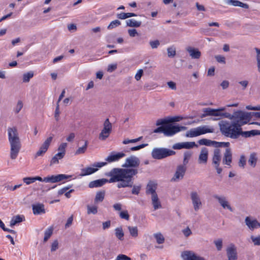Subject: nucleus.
<instances>
[{"label":"nucleus","instance_id":"nucleus-13","mask_svg":"<svg viewBox=\"0 0 260 260\" xmlns=\"http://www.w3.org/2000/svg\"><path fill=\"white\" fill-rule=\"evenodd\" d=\"M53 139V137L50 136L48 137L42 144L41 146L40 147L39 150L36 152L35 157L37 158L39 156H41L44 155V154L47 151Z\"/></svg>","mask_w":260,"mask_h":260},{"label":"nucleus","instance_id":"nucleus-27","mask_svg":"<svg viewBox=\"0 0 260 260\" xmlns=\"http://www.w3.org/2000/svg\"><path fill=\"white\" fill-rule=\"evenodd\" d=\"M224 2L229 5H232L235 7H240L245 9H248V5L243 3L237 0H224Z\"/></svg>","mask_w":260,"mask_h":260},{"label":"nucleus","instance_id":"nucleus-10","mask_svg":"<svg viewBox=\"0 0 260 260\" xmlns=\"http://www.w3.org/2000/svg\"><path fill=\"white\" fill-rule=\"evenodd\" d=\"M214 198L217 200L223 209L228 210L230 212L234 211V209L226 197L224 196L215 195Z\"/></svg>","mask_w":260,"mask_h":260},{"label":"nucleus","instance_id":"nucleus-11","mask_svg":"<svg viewBox=\"0 0 260 260\" xmlns=\"http://www.w3.org/2000/svg\"><path fill=\"white\" fill-rule=\"evenodd\" d=\"M190 199L195 211H198L202 207V202L200 195L196 191L190 193Z\"/></svg>","mask_w":260,"mask_h":260},{"label":"nucleus","instance_id":"nucleus-39","mask_svg":"<svg viewBox=\"0 0 260 260\" xmlns=\"http://www.w3.org/2000/svg\"><path fill=\"white\" fill-rule=\"evenodd\" d=\"M137 15L133 13H121L117 14V17L120 19H125L131 17L136 16Z\"/></svg>","mask_w":260,"mask_h":260},{"label":"nucleus","instance_id":"nucleus-44","mask_svg":"<svg viewBox=\"0 0 260 260\" xmlns=\"http://www.w3.org/2000/svg\"><path fill=\"white\" fill-rule=\"evenodd\" d=\"M34 76V73L32 71L28 72L23 75V82H28L30 79Z\"/></svg>","mask_w":260,"mask_h":260},{"label":"nucleus","instance_id":"nucleus-48","mask_svg":"<svg viewBox=\"0 0 260 260\" xmlns=\"http://www.w3.org/2000/svg\"><path fill=\"white\" fill-rule=\"evenodd\" d=\"M121 24V22L118 20H115L111 22L110 24L108 26V29H111L116 27L118 26Z\"/></svg>","mask_w":260,"mask_h":260},{"label":"nucleus","instance_id":"nucleus-37","mask_svg":"<svg viewBox=\"0 0 260 260\" xmlns=\"http://www.w3.org/2000/svg\"><path fill=\"white\" fill-rule=\"evenodd\" d=\"M260 135V131L257 129H253L250 131L244 132L242 133V136L245 137H250L251 136H254Z\"/></svg>","mask_w":260,"mask_h":260},{"label":"nucleus","instance_id":"nucleus-25","mask_svg":"<svg viewBox=\"0 0 260 260\" xmlns=\"http://www.w3.org/2000/svg\"><path fill=\"white\" fill-rule=\"evenodd\" d=\"M204 113L201 115V118L205 117L207 116H218L219 114L218 113V109H214L210 108H204L203 109Z\"/></svg>","mask_w":260,"mask_h":260},{"label":"nucleus","instance_id":"nucleus-2","mask_svg":"<svg viewBox=\"0 0 260 260\" xmlns=\"http://www.w3.org/2000/svg\"><path fill=\"white\" fill-rule=\"evenodd\" d=\"M7 132L10 145V157L14 159L17 157L21 147L18 132L15 127H8Z\"/></svg>","mask_w":260,"mask_h":260},{"label":"nucleus","instance_id":"nucleus-43","mask_svg":"<svg viewBox=\"0 0 260 260\" xmlns=\"http://www.w3.org/2000/svg\"><path fill=\"white\" fill-rule=\"evenodd\" d=\"M153 236L158 244H162L165 242V238L160 233H155Z\"/></svg>","mask_w":260,"mask_h":260},{"label":"nucleus","instance_id":"nucleus-14","mask_svg":"<svg viewBox=\"0 0 260 260\" xmlns=\"http://www.w3.org/2000/svg\"><path fill=\"white\" fill-rule=\"evenodd\" d=\"M183 260H207L206 258L196 254L191 251H185L181 253Z\"/></svg>","mask_w":260,"mask_h":260},{"label":"nucleus","instance_id":"nucleus-12","mask_svg":"<svg viewBox=\"0 0 260 260\" xmlns=\"http://www.w3.org/2000/svg\"><path fill=\"white\" fill-rule=\"evenodd\" d=\"M71 176L65 174H58L57 175H50L44 178V182L56 183L63 180L69 179Z\"/></svg>","mask_w":260,"mask_h":260},{"label":"nucleus","instance_id":"nucleus-33","mask_svg":"<svg viewBox=\"0 0 260 260\" xmlns=\"http://www.w3.org/2000/svg\"><path fill=\"white\" fill-rule=\"evenodd\" d=\"M64 156L62 153L58 152L51 159L50 165L57 164L59 162V160L62 159Z\"/></svg>","mask_w":260,"mask_h":260},{"label":"nucleus","instance_id":"nucleus-9","mask_svg":"<svg viewBox=\"0 0 260 260\" xmlns=\"http://www.w3.org/2000/svg\"><path fill=\"white\" fill-rule=\"evenodd\" d=\"M221 160V152L219 149L216 148L214 150L212 157V164L216 170L217 173L220 174L222 169L219 167Z\"/></svg>","mask_w":260,"mask_h":260},{"label":"nucleus","instance_id":"nucleus-4","mask_svg":"<svg viewBox=\"0 0 260 260\" xmlns=\"http://www.w3.org/2000/svg\"><path fill=\"white\" fill-rule=\"evenodd\" d=\"M175 154L174 151L164 148H155L151 152L152 157L156 159H161Z\"/></svg>","mask_w":260,"mask_h":260},{"label":"nucleus","instance_id":"nucleus-16","mask_svg":"<svg viewBox=\"0 0 260 260\" xmlns=\"http://www.w3.org/2000/svg\"><path fill=\"white\" fill-rule=\"evenodd\" d=\"M139 165V159L137 157L132 155L126 159L125 163L122 165V167L124 168H137Z\"/></svg>","mask_w":260,"mask_h":260},{"label":"nucleus","instance_id":"nucleus-1","mask_svg":"<svg viewBox=\"0 0 260 260\" xmlns=\"http://www.w3.org/2000/svg\"><path fill=\"white\" fill-rule=\"evenodd\" d=\"M138 173V170L134 169L114 168L107 174L110 177L109 180L106 179H98L91 181L88 185L89 188L99 187L107 182H118V188L132 187L133 184L132 178Z\"/></svg>","mask_w":260,"mask_h":260},{"label":"nucleus","instance_id":"nucleus-6","mask_svg":"<svg viewBox=\"0 0 260 260\" xmlns=\"http://www.w3.org/2000/svg\"><path fill=\"white\" fill-rule=\"evenodd\" d=\"M112 131V124L110 122L109 118H106L103 124V128L99 134V139L101 141H105L110 135Z\"/></svg>","mask_w":260,"mask_h":260},{"label":"nucleus","instance_id":"nucleus-22","mask_svg":"<svg viewBox=\"0 0 260 260\" xmlns=\"http://www.w3.org/2000/svg\"><path fill=\"white\" fill-rule=\"evenodd\" d=\"M157 189V184L154 182L150 181L147 185L146 188V193L150 194L151 196L157 194L156 190Z\"/></svg>","mask_w":260,"mask_h":260},{"label":"nucleus","instance_id":"nucleus-18","mask_svg":"<svg viewBox=\"0 0 260 260\" xmlns=\"http://www.w3.org/2000/svg\"><path fill=\"white\" fill-rule=\"evenodd\" d=\"M197 146V145L194 142H185L176 143L173 145L172 148L174 149L179 150L184 148L190 149Z\"/></svg>","mask_w":260,"mask_h":260},{"label":"nucleus","instance_id":"nucleus-51","mask_svg":"<svg viewBox=\"0 0 260 260\" xmlns=\"http://www.w3.org/2000/svg\"><path fill=\"white\" fill-rule=\"evenodd\" d=\"M23 107V103L21 101H18L17 102V103L15 106V107L14 108V111L15 113L17 114L22 109Z\"/></svg>","mask_w":260,"mask_h":260},{"label":"nucleus","instance_id":"nucleus-60","mask_svg":"<svg viewBox=\"0 0 260 260\" xmlns=\"http://www.w3.org/2000/svg\"><path fill=\"white\" fill-rule=\"evenodd\" d=\"M52 234V229H47L45 233V236L44 240V241H47L51 236Z\"/></svg>","mask_w":260,"mask_h":260},{"label":"nucleus","instance_id":"nucleus-47","mask_svg":"<svg viewBox=\"0 0 260 260\" xmlns=\"http://www.w3.org/2000/svg\"><path fill=\"white\" fill-rule=\"evenodd\" d=\"M191 156V153L189 151H186L184 153V158H183V165L185 166L187 164L188 162V161Z\"/></svg>","mask_w":260,"mask_h":260},{"label":"nucleus","instance_id":"nucleus-59","mask_svg":"<svg viewBox=\"0 0 260 260\" xmlns=\"http://www.w3.org/2000/svg\"><path fill=\"white\" fill-rule=\"evenodd\" d=\"M251 239L255 245H260V236L257 237L251 236Z\"/></svg>","mask_w":260,"mask_h":260},{"label":"nucleus","instance_id":"nucleus-28","mask_svg":"<svg viewBox=\"0 0 260 260\" xmlns=\"http://www.w3.org/2000/svg\"><path fill=\"white\" fill-rule=\"evenodd\" d=\"M152 205L154 210L160 209L162 208L161 202L158 197L157 194L154 196H151Z\"/></svg>","mask_w":260,"mask_h":260},{"label":"nucleus","instance_id":"nucleus-36","mask_svg":"<svg viewBox=\"0 0 260 260\" xmlns=\"http://www.w3.org/2000/svg\"><path fill=\"white\" fill-rule=\"evenodd\" d=\"M126 25L129 27H138L141 25V21H136L135 19H131L126 21Z\"/></svg>","mask_w":260,"mask_h":260},{"label":"nucleus","instance_id":"nucleus-23","mask_svg":"<svg viewBox=\"0 0 260 260\" xmlns=\"http://www.w3.org/2000/svg\"><path fill=\"white\" fill-rule=\"evenodd\" d=\"M208 157V150L206 148H203L199 154L198 162L200 164H206Z\"/></svg>","mask_w":260,"mask_h":260},{"label":"nucleus","instance_id":"nucleus-62","mask_svg":"<svg viewBox=\"0 0 260 260\" xmlns=\"http://www.w3.org/2000/svg\"><path fill=\"white\" fill-rule=\"evenodd\" d=\"M148 145V144H141L139 146H135V147H131L130 148V150L131 151H137V150H139L142 148H144L145 147L147 146Z\"/></svg>","mask_w":260,"mask_h":260},{"label":"nucleus","instance_id":"nucleus-15","mask_svg":"<svg viewBox=\"0 0 260 260\" xmlns=\"http://www.w3.org/2000/svg\"><path fill=\"white\" fill-rule=\"evenodd\" d=\"M226 251L228 260H236L238 258L237 247L233 243L228 245Z\"/></svg>","mask_w":260,"mask_h":260},{"label":"nucleus","instance_id":"nucleus-34","mask_svg":"<svg viewBox=\"0 0 260 260\" xmlns=\"http://www.w3.org/2000/svg\"><path fill=\"white\" fill-rule=\"evenodd\" d=\"M127 229L128 230L130 235L132 238L135 239L138 237V229L137 226H127Z\"/></svg>","mask_w":260,"mask_h":260},{"label":"nucleus","instance_id":"nucleus-17","mask_svg":"<svg viewBox=\"0 0 260 260\" xmlns=\"http://www.w3.org/2000/svg\"><path fill=\"white\" fill-rule=\"evenodd\" d=\"M186 170V166L182 165L178 166L173 177L172 178V181H177L183 179Z\"/></svg>","mask_w":260,"mask_h":260},{"label":"nucleus","instance_id":"nucleus-55","mask_svg":"<svg viewBox=\"0 0 260 260\" xmlns=\"http://www.w3.org/2000/svg\"><path fill=\"white\" fill-rule=\"evenodd\" d=\"M168 55L169 57H174L176 55L175 48L171 47L167 49Z\"/></svg>","mask_w":260,"mask_h":260},{"label":"nucleus","instance_id":"nucleus-31","mask_svg":"<svg viewBox=\"0 0 260 260\" xmlns=\"http://www.w3.org/2000/svg\"><path fill=\"white\" fill-rule=\"evenodd\" d=\"M198 143L201 145H205L207 146H213L215 147L216 141L210 140L207 139H200Z\"/></svg>","mask_w":260,"mask_h":260},{"label":"nucleus","instance_id":"nucleus-45","mask_svg":"<svg viewBox=\"0 0 260 260\" xmlns=\"http://www.w3.org/2000/svg\"><path fill=\"white\" fill-rule=\"evenodd\" d=\"M254 49L256 52V60L257 71L259 73H260V49L257 48H255Z\"/></svg>","mask_w":260,"mask_h":260},{"label":"nucleus","instance_id":"nucleus-56","mask_svg":"<svg viewBox=\"0 0 260 260\" xmlns=\"http://www.w3.org/2000/svg\"><path fill=\"white\" fill-rule=\"evenodd\" d=\"M149 44L152 49L157 48L160 45V42L158 40H156L154 41H150Z\"/></svg>","mask_w":260,"mask_h":260},{"label":"nucleus","instance_id":"nucleus-52","mask_svg":"<svg viewBox=\"0 0 260 260\" xmlns=\"http://www.w3.org/2000/svg\"><path fill=\"white\" fill-rule=\"evenodd\" d=\"M215 148H218L219 147H226L229 148L230 143L229 142H218L216 141Z\"/></svg>","mask_w":260,"mask_h":260},{"label":"nucleus","instance_id":"nucleus-3","mask_svg":"<svg viewBox=\"0 0 260 260\" xmlns=\"http://www.w3.org/2000/svg\"><path fill=\"white\" fill-rule=\"evenodd\" d=\"M220 132L224 136L232 139H237L242 135V128H239L233 121L221 120L218 123Z\"/></svg>","mask_w":260,"mask_h":260},{"label":"nucleus","instance_id":"nucleus-30","mask_svg":"<svg viewBox=\"0 0 260 260\" xmlns=\"http://www.w3.org/2000/svg\"><path fill=\"white\" fill-rule=\"evenodd\" d=\"M200 136L199 127H196L190 129L186 133L185 136L186 137H196Z\"/></svg>","mask_w":260,"mask_h":260},{"label":"nucleus","instance_id":"nucleus-8","mask_svg":"<svg viewBox=\"0 0 260 260\" xmlns=\"http://www.w3.org/2000/svg\"><path fill=\"white\" fill-rule=\"evenodd\" d=\"M107 164V162H97L92 164V166L83 168L81 170V176H87L91 175Z\"/></svg>","mask_w":260,"mask_h":260},{"label":"nucleus","instance_id":"nucleus-38","mask_svg":"<svg viewBox=\"0 0 260 260\" xmlns=\"http://www.w3.org/2000/svg\"><path fill=\"white\" fill-rule=\"evenodd\" d=\"M115 236L117 239L119 240L122 241L123 240L124 237V232L123 231L122 228L120 227H118L115 229Z\"/></svg>","mask_w":260,"mask_h":260},{"label":"nucleus","instance_id":"nucleus-21","mask_svg":"<svg viewBox=\"0 0 260 260\" xmlns=\"http://www.w3.org/2000/svg\"><path fill=\"white\" fill-rule=\"evenodd\" d=\"M245 222L250 230H253L255 229L260 228V223L256 219H253L251 217H246L245 219Z\"/></svg>","mask_w":260,"mask_h":260},{"label":"nucleus","instance_id":"nucleus-24","mask_svg":"<svg viewBox=\"0 0 260 260\" xmlns=\"http://www.w3.org/2000/svg\"><path fill=\"white\" fill-rule=\"evenodd\" d=\"M32 209L33 213L35 215H39L45 213L44 205L43 204L37 203L32 205Z\"/></svg>","mask_w":260,"mask_h":260},{"label":"nucleus","instance_id":"nucleus-61","mask_svg":"<svg viewBox=\"0 0 260 260\" xmlns=\"http://www.w3.org/2000/svg\"><path fill=\"white\" fill-rule=\"evenodd\" d=\"M23 181L27 185H29L35 182L34 177H25L23 179Z\"/></svg>","mask_w":260,"mask_h":260},{"label":"nucleus","instance_id":"nucleus-42","mask_svg":"<svg viewBox=\"0 0 260 260\" xmlns=\"http://www.w3.org/2000/svg\"><path fill=\"white\" fill-rule=\"evenodd\" d=\"M23 220V216H21L19 215L13 217L10 221V226L13 227L16 224L21 222Z\"/></svg>","mask_w":260,"mask_h":260},{"label":"nucleus","instance_id":"nucleus-35","mask_svg":"<svg viewBox=\"0 0 260 260\" xmlns=\"http://www.w3.org/2000/svg\"><path fill=\"white\" fill-rule=\"evenodd\" d=\"M257 160V157L256 154L255 153H251L248 159L249 164L254 168L256 166Z\"/></svg>","mask_w":260,"mask_h":260},{"label":"nucleus","instance_id":"nucleus-26","mask_svg":"<svg viewBox=\"0 0 260 260\" xmlns=\"http://www.w3.org/2000/svg\"><path fill=\"white\" fill-rule=\"evenodd\" d=\"M186 50L193 59H199L201 57V53L197 48L188 47L186 48Z\"/></svg>","mask_w":260,"mask_h":260},{"label":"nucleus","instance_id":"nucleus-7","mask_svg":"<svg viewBox=\"0 0 260 260\" xmlns=\"http://www.w3.org/2000/svg\"><path fill=\"white\" fill-rule=\"evenodd\" d=\"M186 127L180 126L178 124H168L166 125L165 136L167 137H172L177 133L184 131Z\"/></svg>","mask_w":260,"mask_h":260},{"label":"nucleus","instance_id":"nucleus-54","mask_svg":"<svg viewBox=\"0 0 260 260\" xmlns=\"http://www.w3.org/2000/svg\"><path fill=\"white\" fill-rule=\"evenodd\" d=\"M168 123H169V119H159L156 121V124L157 126H164L168 124Z\"/></svg>","mask_w":260,"mask_h":260},{"label":"nucleus","instance_id":"nucleus-58","mask_svg":"<svg viewBox=\"0 0 260 260\" xmlns=\"http://www.w3.org/2000/svg\"><path fill=\"white\" fill-rule=\"evenodd\" d=\"M239 166L241 168H244L246 165V159L244 155H241L239 161Z\"/></svg>","mask_w":260,"mask_h":260},{"label":"nucleus","instance_id":"nucleus-29","mask_svg":"<svg viewBox=\"0 0 260 260\" xmlns=\"http://www.w3.org/2000/svg\"><path fill=\"white\" fill-rule=\"evenodd\" d=\"M200 135L207 133H212L214 132V128L213 126L209 125H202L198 126Z\"/></svg>","mask_w":260,"mask_h":260},{"label":"nucleus","instance_id":"nucleus-41","mask_svg":"<svg viewBox=\"0 0 260 260\" xmlns=\"http://www.w3.org/2000/svg\"><path fill=\"white\" fill-rule=\"evenodd\" d=\"M213 243L215 246L217 251H221L223 248V240L221 238H218L213 241Z\"/></svg>","mask_w":260,"mask_h":260},{"label":"nucleus","instance_id":"nucleus-19","mask_svg":"<svg viewBox=\"0 0 260 260\" xmlns=\"http://www.w3.org/2000/svg\"><path fill=\"white\" fill-rule=\"evenodd\" d=\"M125 156V153L123 152H112L105 159L107 162L111 163L113 162L117 161L121 158Z\"/></svg>","mask_w":260,"mask_h":260},{"label":"nucleus","instance_id":"nucleus-64","mask_svg":"<svg viewBox=\"0 0 260 260\" xmlns=\"http://www.w3.org/2000/svg\"><path fill=\"white\" fill-rule=\"evenodd\" d=\"M116 260H131V258L124 254L119 255Z\"/></svg>","mask_w":260,"mask_h":260},{"label":"nucleus","instance_id":"nucleus-46","mask_svg":"<svg viewBox=\"0 0 260 260\" xmlns=\"http://www.w3.org/2000/svg\"><path fill=\"white\" fill-rule=\"evenodd\" d=\"M105 193L103 192H98L96 193L94 201L95 202H102L104 199Z\"/></svg>","mask_w":260,"mask_h":260},{"label":"nucleus","instance_id":"nucleus-49","mask_svg":"<svg viewBox=\"0 0 260 260\" xmlns=\"http://www.w3.org/2000/svg\"><path fill=\"white\" fill-rule=\"evenodd\" d=\"M67 146V143H62L58 147V152L62 153L63 155H65L66 149Z\"/></svg>","mask_w":260,"mask_h":260},{"label":"nucleus","instance_id":"nucleus-40","mask_svg":"<svg viewBox=\"0 0 260 260\" xmlns=\"http://www.w3.org/2000/svg\"><path fill=\"white\" fill-rule=\"evenodd\" d=\"M98 206L94 205L87 206V213L88 214H96L98 213Z\"/></svg>","mask_w":260,"mask_h":260},{"label":"nucleus","instance_id":"nucleus-5","mask_svg":"<svg viewBox=\"0 0 260 260\" xmlns=\"http://www.w3.org/2000/svg\"><path fill=\"white\" fill-rule=\"evenodd\" d=\"M250 119V115L248 113H244L242 111H237L234 112V119L233 122L239 128L246 124Z\"/></svg>","mask_w":260,"mask_h":260},{"label":"nucleus","instance_id":"nucleus-57","mask_svg":"<svg viewBox=\"0 0 260 260\" xmlns=\"http://www.w3.org/2000/svg\"><path fill=\"white\" fill-rule=\"evenodd\" d=\"M166 125L160 126L154 130L155 133H163L165 136Z\"/></svg>","mask_w":260,"mask_h":260},{"label":"nucleus","instance_id":"nucleus-32","mask_svg":"<svg viewBox=\"0 0 260 260\" xmlns=\"http://www.w3.org/2000/svg\"><path fill=\"white\" fill-rule=\"evenodd\" d=\"M225 108H220L218 109V113L219 114L218 116H220L221 117H224L228 118L230 120H233L234 119V114L233 115H232L230 114L229 113H222L221 111H223L225 110Z\"/></svg>","mask_w":260,"mask_h":260},{"label":"nucleus","instance_id":"nucleus-53","mask_svg":"<svg viewBox=\"0 0 260 260\" xmlns=\"http://www.w3.org/2000/svg\"><path fill=\"white\" fill-rule=\"evenodd\" d=\"M119 216L121 218L128 220L129 215L127 210H123L119 213Z\"/></svg>","mask_w":260,"mask_h":260},{"label":"nucleus","instance_id":"nucleus-63","mask_svg":"<svg viewBox=\"0 0 260 260\" xmlns=\"http://www.w3.org/2000/svg\"><path fill=\"white\" fill-rule=\"evenodd\" d=\"M141 189V186L134 185L132 190V193L134 194H138Z\"/></svg>","mask_w":260,"mask_h":260},{"label":"nucleus","instance_id":"nucleus-50","mask_svg":"<svg viewBox=\"0 0 260 260\" xmlns=\"http://www.w3.org/2000/svg\"><path fill=\"white\" fill-rule=\"evenodd\" d=\"M87 141H86L84 146H83L82 147H79L76 150L75 154L77 155H78V154L84 153L87 149Z\"/></svg>","mask_w":260,"mask_h":260},{"label":"nucleus","instance_id":"nucleus-20","mask_svg":"<svg viewBox=\"0 0 260 260\" xmlns=\"http://www.w3.org/2000/svg\"><path fill=\"white\" fill-rule=\"evenodd\" d=\"M232 162V152L230 148L225 149V152L223 153L222 158V164L225 165L229 167H231Z\"/></svg>","mask_w":260,"mask_h":260}]
</instances>
